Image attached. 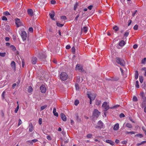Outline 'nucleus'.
Instances as JSON below:
<instances>
[{
  "label": "nucleus",
  "instance_id": "1",
  "mask_svg": "<svg viewBox=\"0 0 146 146\" xmlns=\"http://www.w3.org/2000/svg\"><path fill=\"white\" fill-rule=\"evenodd\" d=\"M116 61L118 64H120L122 66H124L125 63L124 61L121 58L119 57H116L115 58Z\"/></svg>",
  "mask_w": 146,
  "mask_h": 146
},
{
  "label": "nucleus",
  "instance_id": "2",
  "mask_svg": "<svg viewBox=\"0 0 146 146\" xmlns=\"http://www.w3.org/2000/svg\"><path fill=\"white\" fill-rule=\"evenodd\" d=\"M60 79L62 81L66 80L68 78V75L67 74L64 72L61 73L60 75Z\"/></svg>",
  "mask_w": 146,
  "mask_h": 146
},
{
  "label": "nucleus",
  "instance_id": "3",
  "mask_svg": "<svg viewBox=\"0 0 146 146\" xmlns=\"http://www.w3.org/2000/svg\"><path fill=\"white\" fill-rule=\"evenodd\" d=\"M102 107L104 108V111H106L110 108L109 105L107 102H104L103 103Z\"/></svg>",
  "mask_w": 146,
  "mask_h": 146
},
{
  "label": "nucleus",
  "instance_id": "4",
  "mask_svg": "<svg viewBox=\"0 0 146 146\" xmlns=\"http://www.w3.org/2000/svg\"><path fill=\"white\" fill-rule=\"evenodd\" d=\"M21 36L23 40H26L27 37V35L26 32L25 31H21Z\"/></svg>",
  "mask_w": 146,
  "mask_h": 146
},
{
  "label": "nucleus",
  "instance_id": "5",
  "mask_svg": "<svg viewBox=\"0 0 146 146\" xmlns=\"http://www.w3.org/2000/svg\"><path fill=\"white\" fill-rule=\"evenodd\" d=\"M100 113L97 109H95L93 112V115L94 117H98L100 114Z\"/></svg>",
  "mask_w": 146,
  "mask_h": 146
},
{
  "label": "nucleus",
  "instance_id": "6",
  "mask_svg": "<svg viewBox=\"0 0 146 146\" xmlns=\"http://www.w3.org/2000/svg\"><path fill=\"white\" fill-rule=\"evenodd\" d=\"M15 24L17 27H19L22 25V23L20 21L19 19L16 18L15 19Z\"/></svg>",
  "mask_w": 146,
  "mask_h": 146
},
{
  "label": "nucleus",
  "instance_id": "7",
  "mask_svg": "<svg viewBox=\"0 0 146 146\" xmlns=\"http://www.w3.org/2000/svg\"><path fill=\"white\" fill-rule=\"evenodd\" d=\"M38 57L41 59H45L46 57V56L45 54L44 53H39L38 56Z\"/></svg>",
  "mask_w": 146,
  "mask_h": 146
},
{
  "label": "nucleus",
  "instance_id": "8",
  "mask_svg": "<svg viewBox=\"0 0 146 146\" xmlns=\"http://www.w3.org/2000/svg\"><path fill=\"white\" fill-rule=\"evenodd\" d=\"M103 127V123L101 121H99L98 123V125L96 126V128L101 129Z\"/></svg>",
  "mask_w": 146,
  "mask_h": 146
},
{
  "label": "nucleus",
  "instance_id": "9",
  "mask_svg": "<svg viewBox=\"0 0 146 146\" xmlns=\"http://www.w3.org/2000/svg\"><path fill=\"white\" fill-rule=\"evenodd\" d=\"M40 90L42 93H45L46 91V88L44 85H42L40 87Z\"/></svg>",
  "mask_w": 146,
  "mask_h": 146
},
{
  "label": "nucleus",
  "instance_id": "10",
  "mask_svg": "<svg viewBox=\"0 0 146 146\" xmlns=\"http://www.w3.org/2000/svg\"><path fill=\"white\" fill-rule=\"evenodd\" d=\"M27 13L28 15L31 17L33 16V12L32 9H29L27 10Z\"/></svg>",
  "mask_w": 146,
  "mask_h": 146
},
{
  "label": "nucleus",
  "instance_id": "11",
  "mask_svg": "<svg viewBox=\"0 0 146 146\" xmlns=\"http://www.w3.org/2000/svg\"><path fill=\"white\" fill-rule=\"evenodd\" d=\"M76 68L79 70L80 71L82 72L83 70L82 66L79 64H77L76 66Z\"/></svg>",
  "mask_w": 146,
  "mask_h": 146
},
{
  "label": "nucleus",
  "instance_id": "12",
  "mask_svg": "<svg viewBox=\"0 0 146 146\" xmlns=\"http://www.w3.org/2000/svg\"><path fill=\"white\" fill-rule=\"evenodd\" d=\"M111 78L112 81H118L119 79V77L116 76L112 77Z\"/></svg>",
  "mask_w": 146,
  "mask_h": 146
},
{
  "label": "nucleus",
  "instance_id": "13",
  "mask_svg": "<svg viewBox=\"0 0 146 146\" xmlns=\"http://www.w3.org/2000/svg\"><path fill=\"white\" fill-rule=\"evenodd\" d=\"M62 119L64 121H66V117L64 113H61L60 114Z\"/></svg>",
  "mask_w": 146,
  "mask_h": 146
},
{
  "label": "nucleus",
  "instance_id": "14",
  "mask_svg": "<svg viewBox=\"0 0 146 146\" xmlns=\"http://www.w3.org/2000/svg\"><path fill=\"white\" fill-rule=\"evenodd\" d=\"M11 64L12 68H13L14 70H15L16 69V64L15 62L14 61H13L11 62Z\"/></svg>",
  "mask_w": 146,
  "mask_h": 146
},
{
  "label": "nucleus",
  "instance_id": "15",
  "mask_svg": "<svg viewBox=\"0 0 146 146\" xmlns=\"http://www.w3.org/2000/svg\"><path fill=\"white\" fill-rule=\"evenodd\" d=\"M140 95L141 96L142 99L143 101L146 100V97L145 96L143 92H142L140 94Z\"/></svg>",
  "mask_w": 146,
  "mask_h": 146
},
{
  "label": "nucleus",
  "instance_id": "16",
  "mask_svg": "<svg viewBox=\"0 0 146 146\" xmlns=\"http://www.w3.org/2000/svg\"><path fill=\"white\" fill-rule=\"evenodd\" d=\"M33 130V127L32 123H30L29 126V131L31 132Z\"/></svg>",
  "mask_w": 146,
  "mask_h": 146
},
{
  "label": "nucleus",
  "instance_id": "17",
  "mask_svg": "<svg viewBox=\"0 0 146 146\" xmlns=\"http://www.w3.org/2000/svg\"><path fill=\"white\" fill-rule=\"evenodd\" d=\"M106 142L107 143L110 144L111 145L113 146L115 144V143L110 140H106Z\"/></svg>",
  "mask_w": 146,
  "mask_h": 146
},
{
  "label": "nucleus",
  "instance_id": "18",
  "mask_svg": "<svg viewBox=\"0 0 146 146\" xmlns=\"http://www.w3.org/2000/svg\"><path fill=\"white\" fill-rule=\"evenodd\" d=\"M125 44V42L123 40H121L119 43L118 45L120 46H123Z\"/></svg>",
  "mask_w": 146,
  "mask_h": 146
},
{
  "label": "nucleus",
  "instance_id": "19",
  "mask_svg": "<svg viewBox=\"0 0 146 146\" xmlns=\"http://www.w3.org/2000/svg\"><path fill=\"white\" fill-rule=\"evenodd\" d=\"M37 61V58L36 57H33L32 60V62L33 64H36Z\"/></svg>",
  "mask_w": 146,
  "mask_h": 146
},
{
  "label": "nucleus",
  "instance_id": "20",
  "mask_svg": "<svg viewBox=\"0 0 146 146\" xmlns=\"http://www.w3.org/2000/svg\"><path fill=\"white\" fill-rule=\"evenodd\" d=\"M145 107H146V100L143 101L141 105V107L142 108Z\"/></svg>",
  "mask_w": 146,
  "mask_h": 146
},
{
  "label": "nucleus",
  "instance_id": "21",
  "mask_svg": "<svg viewBox=\"0 0 146 146\" xmlns=\"http://www.w3.org/2000/svg\"><path fill=\"white\" fill-rule=\"evenodd\" d=\"M119 128V124L118 123L115 124L113 128V129L115 130H116L118 129Z\"/></svg>",
  "mask_w": 146,
  "mask_h": 146
},
{
  "label": "nucleus",
  "instance_id": "22",
  "mask_svg": "<svg viewBox=\"0 0 146 146\" xmlns=\"http://www.w3.org/2000/svg\"><path fill=\"white\" fill-rule=\"evenodd\" d=\"M54 12H53V13H50L49 15H50V18L51 19L53 20H54Z\"/></svg>",
  "mask_w": 146,
  "mask_h": 146
},
{
  "label": "nucleus",
  "instance_id": "23",
  "mask_svg": "<svg viewBox=\"0 0 146 146\" xmlns=\"http://www.w3.org/2000/svg\"><path fill=\"white\" fill-rule=\"evenodd\" d=\"M113 29L116 32L119 29V27L117 26L116 25H115L114 27H113Z\"/></svg>",
  "mask_w": 146,
  "mask_h": 146
},
{
  "label": "nucleus",
  "instance_id": "24",
  "mask_svg": "<svg viewBox=\"0 0 146 146\" xmlns=\"http://www.w3.org/2000/svg\"><path fill=\"white\" fill-rule=\"evenodd\" d=\"M138 77V72L137 71H136L135 72V79H137Z\"/></svg>",
  "mask_w": 146,
  "mask_h": 146
},
{
  "label": "nucleus",
  "instance_id": "25",
  "mask_svg": "<svg viewBox=\"0 0 146 146\" xmlns=\"http://www.w3.org/2000/svg\"><path fill=\"white\" fill-rule=\"evenodd\" d=\"M82 30L83 31L84 33H86L87 31V29L86 27H84L82 29Z\"/></svg>",
  "mask_w": 146,
  "mask_h": 146
},
{
  "label": "nucleus",
  "instance_id": "26",
  "mask_svg": "<svg viewBox=\"0 0 146 146\" xmlns=\"http://www.w3.org/2000/svg\"><path fill=\"white\" fill-rule=\"evenodd\" d=\"M126 126L127 127L129 128H131L133 127V126L131 124L129 123H127L126 124Z\"/></svg>",
  "mask_w": 146,
  "mask_h": 146
},
{
  "label": "nucleus",
  "instance_id": "27",
  "mask_svg": "<svg viewBox=\"0 0 146 146\" xmlns=\"http://www.w3.org/2000/svg\"><path fill=\"white\" fill-rule=\"evenodd\" d=\"M101 101L98 100H96V104L97 106H99L101 104Z\"/></svg>",
  "mask_w": 146,
  "mask_h": 146
},
{
  "label": "nucleus",
  "instance_id": "28",
  "mask_svg": "<svg viewBox=\"0 0 146 146\" xmlns=\"http://www.w3.org/2000/svg\"><path fill=\"white\" fill-rule=\"evenodd\" d=\"M26 143L27 144L31 145H33V143L32 140H28L27 141Z\"/></svg>",
  "mask_w": 146,
  "mask_h": 146
},
{
  "label": "nucleus",
  "instance_id": "29",
  "mask_svg": "<svg viewBox=\"0 0 146 146\" xmlns=\"http://www.w3.org/2000/svg\"><path fill=\"white\" fill-rule=\"evenodd\" d=\"M91 96H92L91 97L92 100H93L95 99V98L96 96V94H92Z\"/></svg>",
  "mask_w": 146,
  "mask_h": 146
},
{
  "label": "nucleus",
  "instance_id": "30",
  "mask_svg": "<svg viewBox=\"0 0 146 146\" xmlns=\"http://www.w3.org/2000/svg\"><path fill=\"white\" fill-rule=\"evenodd\" d=\"M10 47L11 48L12 50L13 51H15L16 50V48L13 45H11Z\"/></svg>",
  "mask_w": 146,
  "mask_h": 146
},
{
  "label": "nucleus",
  "instance_id": "31",
  "mask_svg": "<svg viewBox=\"0 0 146 146\" xmlns=\"http://www.w3.org/2000/svg\"><path fill=\"white\" fill-rule=\"evenodd\" d=\"M47 107V105H45L41 107L40 108V111H42L43 110L45 109Z\"/></svg>",
  "mask_w": 146,
  "mask_h": 146
},
{
  "label": "nucleus",
  "instance_id": "32",
  "mask_svg": "<svg viewBox=\"0 0 146 146\" xmlns=\"http://www.w3.org/2000/svg\"><path fill=\"white\" fill-rule=\"evenodd\" d=\"M33 90V89L31 86H29L28 89V91L29 92H31Z\"/></svg>",
  "mask_w": 146,
  "mask_h": 146
},
{
  "label": "nucleus",
  "instance_id": "33",
  "mask_svg": "<svg viewBox=\"0 0 146 146\" xmlns=\"http://www.w3.org/2000/svg\"><path fill=\"white\" fill-rule=\"evenodd\" d=\"M129 33V31H127L126 32L124 35V36L127 37L128 36Z\"/></svg>",
  "mask_w": 146,
  "mask_h": 146
},
{
  "label": "nucleus",
  "instance_id": "34",
  "mask_svg": "<svg viewBox=\"0 0 146 146\" xmlns=\"http://www.w3.org/2000/svg\"><path fill=\"white\" fill-rule=\"evenodd\" d=\"M79 101L78 100H76L75 101L74 104L75 105L77 106L79 103Z\"/></svg>",
  "mask_w": 146,
  "mask_h": 146
},
{
  "label": "nucleus",
  "instance_id": "35",
  "mask_svg": "<svg viewBox=\"0 0 146 146\" xmlns=\"http://www.w3.org/2000/svg\"><path fill=\"white\" fill-rule=\"evenodd\" d=\"M146 58H144L142 60L141 63L143 64H145L146 63Z\"/></svg>",
  "mask_w": 146,
  "mask_h": 146
},
{
  "label": "nucleus",
  "instance_id": "36",
  "mask_svg": "<svg viewBox=\"0 0 146 146\" xmlns=\"http://www.w3.org/2000/svg\"><path fill=\"white\" fill-rule=\"evenodd\" d=\"M135 133V132L134 131H130V132L126 131V134H129V133H130L131 134H134Z\"/></svg>",
  "mask_w": 146,
  "mask_h": 146
},
{
  "label": "nucleus",
  "instance_id": "37",
  "mask_svg": "<svg viewBox=\"0 0 146 146\" xmlns=\"http://www.w3.org/2000/svg\"><path fill=\"white\" fill-rule=\"evenodd\" d=\"M56 25L58 27H62L63 26H64V25L62 24H60V23H56Z\"/></svg>",
  "mask_w": 146,
  "mask_h": 146
},
{
  "label": "nucleus",
  "instance_id": "38",
  "mask_svg": "<svg viewBox=\"0 0 146 146\" xmlns=\"http://www.w3.org/2000/svg\"><path fill=\"white\" fill-rule=\"evenodd\" d=\"M120 106L119 105H116L112 107H110L111 109H113V108H116L118 107H119Z\"/></svg>",
  "mask_w": 146,
  "mask_h": 146
},
{
  "label": "nucleus",
  "instance_id": "39",
  "mask_svg": "<svg viewBox=\"0 0 146 146\" xmlns=\"http://www.w3.org/2000/svg\"><path fill=\"white\" fill-rule=\"evenodd\" d=\"M5 91H4L2 93V94L1 96L2 97V99L3 100L5 98Z\"/></svg>",
  "mask_w": 146,
  "mask_h": 146
},
{
  "label": "nucleus",
  "instance_id": "40",
  "mask_svg": "<svg viewBox=\"0 0 146 146\" xmlns=\"http://www.w3.org/2000/svg\"><path fill=\"white\" fill-rule=\"evenodd\" d=\"M72 52L73 54L75 53V48L74 46H73L71 48Z\"/></svg>",
  "mask_w": 146,
  "mask_h": 146
},
{
  "label": "nucleus",
  "instance_id": "41",
  "mask_svg": "<svg viewBox=\"0 0 146 146\" xmlns=\"http://www.w3.org/2000/svg\"><path fill=\"white\" fill-rule=\"evenodd\" d=\"M138 83L139 82L138 81H136L135 83V86L137 88H139V87L138 84Z\"/></svg>",
  "mask_w": 146,
  "mask_h": 146
},
{
  "label": "nucleus",
  "instance_id": "42",
  "mask_svg": "<svg viewBox=\"0 0 146 146\" xmlns=\"http://www.w3.org/2000/svg\"><path fill=\"white\" fill-rule=\"evenodd\" d=\"M133 100L135 102H137L138 100L137 97L135 96H134L133 97Z\"/></svg>",
  "mask_w": 146,
  "mask_h": 146
},
{
  "label": "nucleus",
  "instance_id": "43",
  "mask_svg": "<svg viewBox=\"0 0 146 146\" xmlns=\"http://www.w3.org/2000/svg\"><path fill=\"white\" fill-rule=\"evenodd\" d=\"M3 14L6 16H7L9 15H10L9 13L7 11L3 13Z\"/></svg>",
  "mask_w": 146,
  "mask_h": 146
},
{
  "label": "nucleus",
  "instance_id": "44",
  "mask_svg": "<svg viewBox=\"0 0 146 146\" xmlns=\"http://www.w3.org/2000/svg\"><path fill=\"white\" fill-rule=\"evenodd\" d=\"M6 53L5 52L1 53L0 52V56L1 57H4L5 56Z\"/></svg>",
  "mask_w": 146,
  "mask_h": 146
},
{
  "label": "nucleus",
  "instance_id": "45",
  "mask_svg": "<svg viewBox=\"0 0 146 146\" xmlns=\"http://www.w3.org/2000/svg\"><path fill=\"white\" fill-rule=\"evenodd\" d=\"M135 136L139 137L140 138H141L143 137V135L142 134H140V133L136 134L135 135Z\"/></svg>",
  "mask_w": 146,
  "mask_h": 146
},
{
  "label": "nucleus",
  "instance_id": "46",
  "mask_svg": "<svg viewBox=\"0 0 146 146\" xmlns=\"http://www.w3.org/2000/svg\"><path fill=\"white\" fill-rule=\"evenodd\" d=\"M78 5V3H76V4L74 5V10L75 11L76 9L77 8V6Z\"/></svg>",
  "mask_w": 146,
  "mask_h": 146
},
{
  "label": "nucleus",
  "instance_id": "47",
  "mask_svg": "<svg viewBox=\"0 0 146 146\" xmlns=\"http://www.w3.org/2000/svg\"><path fill=\"white\" fill-rule=\"evenodd\" d=\"M75 86L76 90L79 89V85L78 84H75Z\"/></svg>",
  "mask_w": 146,
  "mask_h": 146
},
{
  "label": "nucleus",
  "instance_id": "48",
  "mask_svg": "<svg viewBox=\"0 0 146 146\" xmlns=\"http://www.w3.org/2000/svg\"><path fill=\"white\" fill-rule=\"evenodd\" d=\"M119 117L121 118L124 117L125 116V115L123 113H121L119 115Z\"/></svg>",
  "mask_w": 146,
  "mask_h": 146
},
{
  "label": "nucleus",
  "instance_id": "49",
  "mask_svg": "<svg viewBox=\"0 0 146 146\" xmlns=\"http://www.w3.org/2000/svg\"><path fill=\"white\" fill-rule=\"evenodd\" d=\"M19 109V104H18V105L17 106V107L16 108L15 110V113H17Z\"/></svg>",
  "mask_w": 146,
  "mask_h": 146
},
{
  "label": "nucleus",
  "instance_id": "50",
  "mask_svg": "<svg viewBox=\"0 0 146 146\" xmlns=\"http://www.w3.org/2000/svg\"><path fill=\"white\" fill-rule=\"evenodd\" d=\"M138 26L136 25H135L133 27V29L134 30H137L138 29Z\"/></svg>",
  "mask_w": 146,
  "mask_h": 146
},
{
  "label": "nucleus",
  "instance_id": "51",
  "mask_svg": "<svg viewBox=\"0 0 146 146\" xmlns=\"http://www.w3.org/2000/svg\"><path fill=\"white\" fill-rule=\"evenodd\" d=\"M29 32H32L33 31V29L32 27H30L29 29Z\"/></svg>",
  "mask_w": 146,
  "mask_h": 146
},
{
  "label": "nucleus",
  "instance_id": "52",
  "mask_svg": "<svg viewBox=\"0 0 146 146\" xmlns=\"http://www.w3.org/2000/svg\"><path fill=\"white\" fill-rule=\"evenodd\" d=\"M56 3V2L54 0H52L50 1V3L52 4H54Z\"/></svg>",
  "mask_w": 146,
  "mask_h": 146
},
{
  "label": "nucleus",
  "instance_id": "53",
  "mask_svg": "<svg viewBox=\"0 0 146 146\" xmlns=\"http://www.w3.org/2000/svg\"><path fill=\"white\" fill-rule=\"evenodd\" d=\"M61 19H63L64 20H66L67 18L65 16H62L61 17Z\"/></svg>",
  "mask_w": 146,
  "mask_h": 146
},
{
  "label": "nucleus",
  "instance_id": "54",
  "mask_svg": "<svg viewBox=\"0 0 146 146\" xmlns=\"http://www.w3.org/2000/svg\"><path fill=\"white\" fill-rule=\"evenodd\" d=\"M92 134H88L87 135V137L88 138H91L92 137Z\"/></svg>",
  "mask_w": 146,
  "mask_h": 146
},
{
  "label": "nucleus",
  "instance_id": "55",
  "mask_svg": "<svg viewBox=\"0 0 146 146\" xmlns=\"http://www.w3.org/2000/svg\"><path fill=\"white\" fill-rule=\"evenodd\" d=\"M2 20L3 21H7V19L5 16H3L2 18Z\"/></svg>",
  "mask_w": 146,
  "mask_h": 146
},
{
  "label": "nucleus",
  "instance_id": "56",
  "mask_svg": "<svg viewBox=\"0 0 146 146\" xmlns=\"http://www.w3.org/2000/svg\"><path fill=\"white\" fill-rule=\"evenodd\" d=\"M46 138L48 139L49 140H50L52 139L50 136L49 135L47 136L46 137Z\"/></svg>",
  "mask_w": 146,
  "mask_h": 146
},
{
  "label": "nucleus",
  "instance_id": "57",
  "mask_svg": "<svg viewBox=\"0 0 146 146\" xmlns=\"http://www.w3.org/2000/svg\"><path fill=\"white\" fill-rule=\"evenodd\" d=\"M42 119L41 118L39 119L38 122L39 124L40 125L42 124Z\"/></svg>",
  "mask_w": 146,
  "mask_h": 146
},
{
  "label": "nucleus",
  "instance_id": "58",
  "mask_svg": "<svg viewBox=\"0 0 146 146\" xmlns=\"http://www.w3.org/2000/svg\"><path fill=\"white\" fill-rule=\"evenodd\" d=\"M22 66L23 67H24L25 65V62L24 60H22Z\"/></svg>",
  "mask_w": 146,
  "mask_h": 146
},
{
  "label": "nucleus",
  "instance_id": "59",
  "mask_svg": "<svg viewBox=\"0 0 146 146\" xmlns=\"http://www.w3.org/2000/svg\"><path fill=\"white\" fill-rule=\"evenodd\" d=\"M76 119L78 122H80L81 121L80 119L79 118L78 116H76Z\"/></svg>",
  "mask_w": 146,
  "mask_h": 146
},
{
  "label": "nucleus",
  "instance_id": "60",
  "mask_svg": "<svg viewBox=\"0 0 146 146\" xmlns=\"http://www.w3.org/2000/svg\"><path fill=\"white\" fill-rule=\"evenodd\" d=\"M21 123H22V121L20 119H19V123H18V125L19 126L21 124Z\"/></svg>",
  "mask_w": 146,
  "mask_h": 146
},
{
  "label": "nucleus",
  "instance_id": "61",
  "mask_svg": "<svg viewBox=\"0 0 146 146\" xmlns=\"http://www.w3.org/2000/svg\"><path fill=\"white\" fill-rule=\"evenodd\" d=\"M137 45L136 44H134L133 46V48L134 49H135L137 48Z\"/></svg>",
  "mask_w": 146,
  "mask_h": 146
},
{
  "label": "nucleus",
  "instance_id": "62",
  "mask_svg": "<svg viewBox=\"0 0 146 146\" xmlns=\"http://www.w3.org/2000/svg\"><path fill=\"white\" fill-rule=\"evenodd\" d=\"M92 7H93V6H92V5H90V6H89L88 7V8L89 9V10H91L92 9Z\"/></svg>",
  "mask_w": 146,
  "mask_h": 146
},
{
  "label": "nucleus",
  "instance_id": "63",
  "mask_svg": "<svg viewBox=\"0 0 146 146\" xmlns=\"http://www.w3.org/2000/svg\"><path fill=\"white\" fill-rule=\"evenodd\" d=\"M32 142L35 143L38 141L37 139H34L32 140Z\"/></svg>",
  "mask_w": 146,
  "mask_h": 146
},
{
  "label": "nucleus",
  "instance_id": "64",
  "mask_svg": "<svg viewBox=\"0 0 146 146\" xmlns=\"http://www.w3.org/2000/svg\"><path fill=\"white\" fill-rule=\"evenodd\" d=\"M70 45H67L66 46V49H69L70 48Z\"/></svg>",
  "mask_w": 146,
  "mask_h": 146
}]
</instances>
